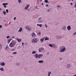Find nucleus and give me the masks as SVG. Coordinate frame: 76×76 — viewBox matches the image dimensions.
<instances>
[{
    "instance_id": "f257e3e1",
    "label": "nucleus",
    "mask_w": 76,
    "mask_h": 76,
    "mask_svg": "<svg viewBox=\"0 0 76 76\" xmlns=\"http://www.w3.org/2000/svg\"><path fill=\"white\" fill-rule=\"evenodd\" d=\"M16 44V42L15 40H13L9 45V46L11 48L14 47Z\"/></svg>"
},
{
    "instance_id": "f03ea898",
    "label": "nucleus",
    "mask_w": 76,
    "mask_h": 76,
    "mask_svg": "<svg viewBox=\"0 0 76 76\" xmlns=\"http://www.w3.org/2000/svg\"><path fill=\"white\" fill-rule=\"evenodd\" d=\"M66 50V48H60V50H59L60 53H62V52H64V51Z\"/></svg>"
},
{
    "instance_id": "7ed1b4c3",
    "label": "nucleus",
    "mask_w": 76,
    "mask_h": 76,
    "mask_svg": "<svg viewBox=\"0 0 76 76\" xmlns=\"http://www.w3.org/2000/svg\"><path fill=\"white\" fill-rule=\"evenodd\" d=\"M32 42L33 43H36V42H37V39H33V40L32 41Z\"/></svg>"
},
{
    "instance_id": "20e7f679",
    "label": "nucleus",
    "mask_w": 76,
    "mask_h": 76,
    "mask_svg": "<svg viewBox=\"0 0 76 76\" xmlns=\"http://www.w3.org/2000/svg\"><path fill=\"white\" fill-rule=\"evenodd\" d=\"M44 50V48H40L39 50V53H40V52H41L42 50Z\"/></svg>"
},
{
    "instance_id": "39448f33",
    "label": "nucleus",
    "mask_w": 76,
    "mask_h": 76,
    "mask_svg": "<svg viewBox=\"0 0 76 76\" xmlns=\"http://www.w3.org/2000/svg\"><path fill=\"white\" fill-rule=\"evenodd\" d=\"M29 7V5L28 4L25 7V9L26 10H27L28 9V7Z\"/></svg>"
},
{
    "instance_id": "423d86ee",
    "label": "nucleus",
    "mask_w": 76,
    "mask_h": 76,
    "mask_svg": "<svg viewBox=\"0 0 76 76\" xmlns=\"http://www.w3.org/2000/svg\"><path fill=\"white\" fill-rule=\"evenodd\" d=\"M43 56V55L42 54H39L38 55V58H41V57H42Z\"/></svg>"
},
{
    "instance_id": "0eeeda50",
    "label": "nucleus",
    "mask_w": 76,
    "mask_h": 76,
    "mask_svg": "<svg viewBox=\"0 0 76 76\" xmlns=\"http://www.w3.org/2000/svg\"><path fill=\"white\" fill-rule=\"evenodd\" d=\"M68 31H70V29H71V27L69 25L68 26L67 28Z\"/></svg>"
},
{
    "instance_id": "6e6552de",
    "label": "nucleus",
    "mask_w": 76,
    "mask_h": 76,
    "mask_svg": "<svg viewBox=\"0 0 76 76\" xmlns=\"http://www.w3.org/2000/svg\"><path fill=\"white\" fill-rule=\"evenodd\" d=\"M34 57L35 58H38V54H36L34 55Z\"/></svg>"
},
{
    "instance_id": "1a4fd4ad",
    "label": "nucleus",
    "mask_w": 76,
    "mask_h": 76,
    "mask_svg": "<svg viewBox=\"0 0 76 76\" xmlns=\"http://www.w3.org/2000/svg\"><path fill=\"white\" fill-rule=\"evenodd\" d=\"M66 66L67 69H70V67L71 66V65H70V64H68Z\"/></svg>"
},
{
    "instance_id": "9d476101",
    "label": "nucleus",
    "mask_w": 76,
    "mask_h": 76,
    "mask_svg": "<svg viewBox=\"0 0 76 76\" xmlns=\"http://www.w3.org/2000/svg\"><path fill=\"white\" fill-rule=\"evenodd\" d=\"M38 63H44V61L39 60L38 61Z\"/></svg>"
},
{
    "instance_id": "9b49d317",
    "label": "nucleus",
    "mask_w": 76,
    "mask_h": 76,
    "mask_svg": "<svg viewBox=\"0 0 76 76\" xmlns=\"http://www.w3.org/2000/svg\"><path fill=\"white\" fill-rule=\"evenodd\" d=\"M0 65H1L2 66H4L5 64V63H4V62H2L0 64Z\"/></svg>"
},
{
    "instance_id": "f8f14e48",
    "label": "nucleus",
    "mask_w": 76,
    "mask_h": 76,
    "mask_svg": "<svg viewBox=\"0 0 76 76\" xmlns=\"http://www.w3.org/2000/svg\"><path fill=\"white\" fill-rule=\"evenodd\" d=\"M37 26H39L40 28H41V27H42V24H37Z\"/></svg>"
},
{
    "instance_id": "ddd939ff",
    "label": "nucleus",
    "mask_w": 76,
    "mask_h": 76,
    "mask_svg": "<svg viewBox=\"0 0 76 76\" xmlns=\"http://www.w3.org/2000/svg\"><path fill=\"white\" fill-rule=\"evenodd\" d=\"M60 38H61V37L60 36H56V39H60Z\"/></svg>"
},
{
    "instance_id": "4468645a",
    "label": "nucleus",
    "mask_w": 76,
    "mask_h": 76,
    "mask_svg": "<svg viewBox=\"0 0 76 76\" xmlns=\"http://www.w3.org/2000/svg\"><path fill=\"white\" fill-rule=\"evenodd\" d=\"M16 39L17 40V41L18 42H21V39H18V38H16Z\"/></svg>"
},
{
    "instance_id": "2eb2a0df",
    "label": "nucleus",
    "mask_w": 76,
    "mask_h": 76,
    "mask_svg": "<svg viewBox=\"0 0 76 76\" xmlns=\"http://www.w3.org/2000/svg\"><path fill=\"white\" fill-rule=\"evenodd\" d=\"M66 26H64L62 28V29L64 31V30H66Z\"/></svg>"
},
{
    "instance_id": "dca6fc26",
    "label": "nucleus",
    "mask_w": 76,
    "mask_h": 76,
    "mask_svg": "<svg viewBox=\"0 0 76 76\" xmlns=\"http://www.w3.org/2000/svg\"><path fill=\"white\" fill-rule=\"evenodd\" d=\"M23 29L22 28H20L19 30H18V32H22V30H23Z\"/></svg>"
},
{
    "instance_id": "f3484780",
    "label": "nucleus",
    "mask_w": 76,
    "mask_h": 76,
    "mask_svg": "<svg viewBox=\"0 0 76 76\" xmlns=\"http://www.w3.org/2000/svg\"><path fill=\"white\" fill-rule=\"evenodd\" d=\"M5 48V50H7L9 49V47L8 46V45H7L6 46Z\"/></svg>"
},
{
    "instance_id": "a211bd4d",
    "label": "nucleus",
    "mask_w": 76,
    "mask_h": 76,
    "mask_svg": "<svg viewBox=\"0 0 76 76\" xmlns=\"http://www.w3.org/2000/svg\"><path fill=\"white\" fill-rule=\"evenodd\" d=\"M8 4V3H4L3 4V6H6V5H7Z\"/></svg>"
},
{
    "instance_id": "6ab92c4d",
    "label": "nucleus",
    "mask_w": 76,
    "mask_h": 76,
    "mask_svg": "<svg viewBox=\"0 0 76 76\" xmlns=\"http://www.w3.org/2000/svg\"><path fill=\"white\" fill-rule=\"evenodd\" d=\"M44 38H43L40 39V41L41 42H43L44 40Z\"/></svg>"
},
{
    "instance_id": "aec40b11",
    "label": "nucleus",
    "mask_w": 76,
    "mask_h": 76,
    "mask_svg": "<svg viewBox=\"0 0 76 76\" xmlns=\"http://www.w3.org/2000/svg\"><path fill=\"white\" fill-rule=\"evenodd\" d=\"M31 35L32 37H34L36 35V34L34 33H33V34H32Z\"/></svg>"
},
{
    "instance_id": "412c9836",
    "label": "nucleus",
    "mask_w": 76,
    "mask_h": 76,
    "mask_svg": "<svg viewBox=\"0 0 76 76\" xmlns=\"http://www.w3.org/2000/svg\"><path fill=\"white\" fill-rule=\"evenodd\" d=\"M51 72H48V76H50V74H51Z\"/></svg>"
},
{
    "instance_id": "4be33fe9",
    "label": "nucleus",
    "mask_w": 76,
    "mask_h": 76,
    "mask_svg": "<svg viewBox=\"0 0 76 76\" xmlns=\"http://www.w3.org/2000/svg\"><path fill=\"white\" fill-rule=\"evenodd\" d=\"M0 70H1L2 72H3V71H4V69H3V68H0Z\"/></svg>"
},
{
    "instance_id": "5701e85b",
    "label": "nucleus",
    "mask_w": 76,
    "mask_h": 76,
    "mask_svg": "<svg viewBox=\"0 0 76 76\" xmlns=\"http://www.w3.org/2000/svg\"><path fill=\"white\" fill-rule=\"evenodd\" d=\"M44 2L46 3H50L49 2H48V0H45L44 1Z\"/></svg>"
},
{
    "instance_id": "b1692460",
    "label": "nucleus",
    "mask_w": 76,
    "mask_h": 76,
    "mask_svg": "<svg viewBox=\"0 0 76 76\" xmlns=\"http://www.w3.org/2000/svg\"><path fill=\"white\" fill-rule=\"evenodd\" d=\"M48 39H49V38H48V37H46V38H45V41H47V40H48Z\"/></svg>"
},
{
    "instance_id": "393cba45",
    "label": "nucleus",
    "mask_w": 76,
    "mask_h": 76,
    "mask_svg": "<svg viewBox=\"0 0 76 76\" xmlns=\"http://www.w3.org/2000/svg\"><path fill=\"white\" fill-rule=\"evenodd\" d=\"M37 53V51H34L32 52V54H35V53Z\"/></svg>"
},
{
    "instance_id": "a878e982",
    "label": "nucleus",
    "mask_w": 76,
    "mask_h": 76,
    "mask_svg": "<svg viewBox=\"0 0 76 76\" xmlns=\"http://www.w3.org/2000/svg\"><path fill=\"white\" fill-rule=\"evenodd\" d=\"M3 13L4 15H6V12L5 11H4L3 12Z\"/></svg>"
},
{
    "instance_id": "bb28decb",
    "label": "nucleus",
    "mask_w": 76,
    "mask_h": 76,
    "mask_svg": "<svg viewBox=\"0 0 76 76\" xmlns=\"http://www.w3.org/2000/svg\"><path fill=\"white\" fill-rule=\"evenodd\" d=\"M39 23H41L42 22V20H39Z\"/></svg>"
},
{
    "instance_id": "cd10ccee",
    "label": "nucleus",
    "mask_w": 76,
    "mask_h": 76,
    "mask_svg": "<svg viewBox=\"0 0 76 76\" xmlns=\"http://www.w3.org/2000/svg\"><path fill=\"white\" fill-rule=\"evenodd\" d=\"M27 30H28V31H31V28H28Z\"/></svg>"
},
{
    "instance_id": "c85d7f7f",
    "label": "nucleus",
    "mask_w": 76,
    "mask_h": 76,
    "mask_svg": "<svg viewBox=\"0 0 76 76\" xmlns=\"http://www.w3.org/2000/svg\"><path fill=\"white\" fill-rule=\"evenodd\" d=\"M18 1L19 2V3H20L22 2V1H21V0H18Z\"/></svg>"
},
{
    "instance_id": "c756f323",
    "label": "nucleus",
    "mask_w": 76,
    "mask_h": 76,
    "mask_svg": "<svg viewBox=\"0 0 76 76\" xmlns=\"http://www.w3.org/2000/svg\"><path fill=\"white\" fill-rule=\"evenodd\" d=\"M10 42V39L8 40L7 43L8 44H9V42Z\"/></svg>"
},
{
    "instance_id": "7c9ffc66",
    "label": "nucleus",
    "mask_w": 76,
    "mask_h": 76,
    "mask_svg": "<svg viewBox=\"0 0 76 76\" xmlns=\"http://www.w3.org/2000/svg\"><path fill=\"white\" fill-rule=\"evenodd\" d=\"M17 54V52H15L13 53V54Z\"/></svg>"
},
{
    "instance_id": "2f4dec72",
    "label": "nucleus",
    "mask_w": 76,
    "mask_h": 76,
    "mask_svg": "<svg viewBox=\"0 0 76 76\" xmlns=\"http://www.w3.org/2000/svg\"><path fill=\"white\" fill-rule=\"evenodd\" d=\"M50 11H51V9H49L48 10L47 12H50Z\"/></svg>"
},
{
    "instance_id": "473e14b6",
    "label": "nucleus",
    "mask_w": 76,
    "mask_h": 76,
    "mask_svg": "<svg viewBox=\"0 0 76 76\" xmlns=\"http://www.w3.org/2000/svg\"><path fill=\"white\" fill-rule=\"evenodd\" d=\"M16 66H20L19 64V63H17L16 64Z\"/></svg>"
},
{
    "instance_id": "72a5a7b5",
    "label": "nucleus",
    "mask_w": 76,
    "mask_h": 76,
    "mask_svg": "<svg viewBox=\"0 0 76 76\" xmlns=\"http://www.w3.org/2000/svg\"><path fill=\"white\" fill-rule=\"evenodd\" d=\"M39 36L41 35V32H39L37 34Z\"/></svg>"
},
{
    "instance_id": "f704fd0d",
    "label": "nucleus",
    "mask_w": 76,
    "mask_h": 76,
    "mask_svg": "<svg viewBox=\"0 0 76 76\" xmlns=\"http://www.w3.org/2000/svg\"><path fill=\"white\" fill-rule=\"evenodd\" d=\"M6 11L7 13H9V10L7 9H6Z\"/></svg>"
},
{
    "instance_id": "c9c22d12",
    "label": "nucleus",
    "mask_w": 76,
    "mask_h": 76,
    "mask_svg": "<svg viewBox=\"0 0 76 76\" xmlns=\"http://www.w3.org/2000/svg\"><path fill=\"white\" fill-rule=\"evenodd\" d=\"M49 46L50 47H53V45L51 44H50L49 45Z\"/></svg>"
},
{
    "instance_id": "e433bc0d",
    "label": "nucleus",
    "mask_w": 76,
    "mask_h": 76,
    "mask_svg": "<svg viewBox=\"0 0 76 76\" xmlns=\"http://www.w3.org/2000/svg\"><path fill=\"white\" fill-rule=\"evenodd\" d=\"M8 39V38H10V36H8L7 37H6Z\"/></svg>"
},
{
    "instance_id": "4c0bfd02",
    "label": "nucleus",
    "mask_w": 76,
    "mask_h": 76,
    "mask_svg": "<svg viewBox=\"0 0 76 76\" xmlns=\"http://www.w3.org/2000/svg\"><path fill=\"white\" fill-rule=\"evenodd\" d=\"M35 9H38V7H37V6H35Z\"/></svg>"
},
{
    "instance_id": "58836bf2",
    "label": "nucleus",
    "mask_w": 76,
    "mask_h": 76,
    "mask_svg": "<svg viewBox=\"0 0 76 76\" xmlns=\"http://www.w3.org/2000/svg\"><path fill=\"white\" fill-rule=\"evenodd\" d=\"M60 7V5H57V7Z\"/></svg>"
},
{
    "instance_id": "ea45409f",
    "label": "nucleus",
    "mask_w": 76,
    "mask_h": 76,
    "mask_svg": "<svg viewBox=\"0 0 76 76\" xmlns=\"http://www.w3.org/2000/svg\"><path fill=\"white\" fill-rule=\"evenodd\" d=\"M45 27H46V28H47V25L46 24H45Z\"/></svg>"
},
{
    "instance_id": "a19ab883",
    "label": "nucleus",
    "mask_w": 76,
    "mask_h": 76,
    "mask_svg": "<svg viewBox=\"0 0 76 76\" xmlns=\"http://www.w3.org/2000/svg\"><path fill=\"white\" fill-rule=\"evenodd\" d=\"M25 28H26V29H28V26H26Z\"/></svg>"
},
{
    "instance_id": "79ce46f5",
    "label": "nucleus",
    "mask_w": 76,
    "mask_h": 76,
    "mask_svg": "<svg viewBox=\"0 0 76 76\" xmlns=\"http://www.w3.org/2000/svg\"><path fill=\"white\" fill-rule=\"evenodd\" d=\"M48 4H47L45 5L46 7H48Z\"/></svg>"
},
{
    "instance_id": "37998d69",
    "label": "nucleus",
    "mask_w": 76,
    "mask_h": 76,
    "mask_svg": "<svg viewBox=\"0 0 76 76\" xmlns=\"http://www.w3.org/2000/svg\"><path fill=\"white\" fill-rule=\"evenodd\" d=\"M60 60H62V58H59Z\"/></svg>"
},
{
    "instance_id": "c03bdc74",
    "label": "nucleus",
    "mask_w": 76,
    "mask_h": 76,
    "mask_svg": "<svg viewBox=\"0 0 76 76\" xmlns=\"http://www.w3.org/2000/svg\"><path fill=\"white\" fill-rule=\"evenodd\" d=\"M76 33H74V34H73V36H74V35H76Z\"/></svg>"
},
{
    "instance_id": "a18cd8bd",
    "label": "nucleus",
    "mask_w": 76,
    "mask_h": 76,
    "mask_svg": "<svg viewBox=\"0 0 76 76\" xmlns=\"http://www.w3.org/2000/svg\"><path fill=\"white\" fill-rule=\"evenodd\" d=\"M15 49H12L11 50V51H15Z\"/></svg>"
},
{
    "instance_id": "49530a36",
    "label": "nucleus",
    "mask_w": 76,
    "mask_h": 76,
    "mask_svg": "<svg viewBox=\"0 0 76 76\" xmlns=\"http://www.w3.org/2000/svg\"><path fill=\"white\" fill-rule=\"evenodd\" d=\"M4 7L5 8H6L7 7V6L5 5L4 6Z\"/></svg>"
},
{
    "instance_id": "de8ad7c7",
    "label": "nucleus",
    "mask_w": 76,
    "mask_h": 76,
    "mask_svg": "<svg viewBox=\"0 0 76 76\" xmlns=\"http://www.w3.org/2000/svg\"><path fill=\"white\" fill-rule=\"evenodd\" d=\"M41 19V17H40L38 19V20H39V19Z\"/></svg>"
},
{
    "instance_id": "09e8293b",
    "label": "nucleus",
    "mask_w": 76,
    "mask_h": 76,
    "mask_svg": "<svg viewBox=\"0 0 76 76\" xmlns=\"http://www.w3.org/2000/svg\"><path fill=\"white\" fill-rule=\"evenodd\" d=\"M2 28V26L0 25V28Z\"/></svg>"
},
{
    "instance_id": "8fccbe9b",
    "label": "nucleus",
    "mask_w": 76,
    "mask_h": 76,
    "mask_svg": "<svg viewBox=\"0 0 76 76\" xmlns=\"http://www.w3.org/2000/svg\"><path fill=\"white\" fill-rule=\"evenodd\" d=\"M7 25V24H5L4 25V26H6Z\"/></svg>"
},
{
    "instance_id": "3c124183",
    "label": "nucleus",
    "mask_w": 76,
    "mask_h": 76,
    "mask_svg": "<svg viewBox=\"0 0 76 76\" xmlns=\"http://www.w3.org/2000/svg\"><path fill=\"white\" fill-rule=\"evenodd\" d=\"M15 37V36H13L12 37V38H14Z\"/></svg>"
},
{
    "instance_id": "603ef678",
    "label": "nucleus",
    "mask_w": 76,
    "mask_h": 76,
    "mask_svg": "<svg viewBox=\"0 0 76 76\" xmlns=\"http://www.w3.org/2000/svg\"><path fill=\"white\" fill-rule=\"evenodd\" d=\"M71 6H72V5H73V3H71Z\"/></svg>"
},
{
    "instance_id": "864d4df0",
    "label": "nucleus",
    "mask_w": 76,
    "mask_h": 76,
    "mask_svg": "<svg viewBox=\"0 0 76 76\" xmlns=\"http://www.w3.org/2000/svg\"><path fill=\"white\" fill-rule=\"evenodd\" d=\"M74 6H75V7L76 8V4H75Z\"/></svg>"
},
{
    "instance_id": "5fc2aeb1",
    "label": "nucleus",
    "mask_w": 76,
    "mask_h": 76,
    "mask_svg": "<svg viewBox=\"0 0 76 76\" xmlns=\"http://www.w3.org/2000/svg\"><path fill=\"white\" fill-rule=\"evenodd\" d=\"M16 17H15L14 18V20H16Z\"/></svg>"
},
{
    "instance_id": "6e6d98bb",
    "label": "nucleus",
    "mask_w": 76,
    "mask_h": 76,
    "mask_svg": "<svg viewBox=\"0 0 76 76\" xmlns=\"http://www.w3.org/2000/svg\"><path fill=\"white\" fill-rule=\"evenodd\" d=\"M24 44H25V43H22V45H23Z\"/></svg>"
},
{
    "instance_id": "4d7b16f0",
    "label": "nucleus",
    "mask_w": 76,
    "mask_h": 76,
    "mask_svg": "<svg viewBox=\"0 0 76 76\" xmlns=\"http://www.w3.org/2000/svg\"><path fill=\"white\" fill-rule=\"evenodd\" d=\"M42 5L43 6H44V3H42Z\"/></svg>"
},
{
    "instance_id": "13d9d810",
    "label": "nucleus",
    "mask_w": 76,
    "mask_h": 76,
    "mask_svg": "<svg viewBox=\"0 0 76 76\" xmlns=\"http://www.w3.org/2000/svg\"><path fill=\"white\" fill-rule=\"evenodd\" d=\"M3 9H1V8H0V10H2Z\"/></svg>"
},
{
    "instance_id": "bf43d9fd",
    "label": "nucleus",
    "mask_w": 76,
    "mask_h": 76,
    "mask_svg": "<svg viewBox=\"0 0 76 76\" xmlns=\"http://www.w3.org/2000/svg\"><path fill=\"white\" fill-rule=\"evenodd\" d=\"M12 39H10V41H11V40H12Z\"/></svg>"
},
{
    "instance_id": "052dcab7",
    "label": "nucleus",
    "mask_w": 76,
    "mask_h": 76,
    "mask_svg": "<svg viewBox=\"0 0 76 76\" xmlns=\"http://www.w3.org/2000/svg\"><path fill=\"white\" fill-rule=\"evenodd\" d=\"M54 48H56V46L55 45H54Z\"/></svg>"
},
{
    "instance_id": "680f3d73",
    "label": "nucleus",
    "mask_w": 76,
    "mask_h": 76,
    "mask_svg": "<svg viewBox=\"0 0 76 76\" xmlns=\"http://www.w3.org/2000/svg\"><path fill=\"white\" fill-rule=\"evenodd\" d=\"M69 0V1H71L72 0Z\"/></svg>"
},
{
    "instance_id": "e2e57ef3",
    "label": "nucleus",
    "mask_w": 76,
    "mask_h": 76,
    "mask_svg": "<svg viewBox=\"0 0 76 76\" xmlns=\"http://www.w3.org/2000/svg\"><path fill=\"white\" fill-rule=\"evenodd\" d=\"M4 22H6V20H4Z\"/></svg>"
},
{
    "instance_id": "0e129e2a",
    "label": "nucleus",
    "mask_w": 76,
    "mask_h": 76,
    "mask_svg": "<svg viewBox=\"0 0 76 76\" xmlns=\"http://www.w3.org/2000/svg\"><path fill=\"white\" fill-rule=\"evenodd\" d=\"M42 0H40L41 1H42Z\"/></svg>"
},
{
    "instance_id": "69168bd1",
    "label": "nucleus",
    "mask_w": 76,
    "mask_h": 76,
    "mask_svg": "<svg viewBox=\"0 0 76 76\" xmlns=\"http://www.w3.org/2000/svg\"><path fill=\"white\" fill-rule=\"evenodd\" d=\"M49 54V53H48L47 54Z\"/></svg>"
},
{
    "instance_id": "338daca9",
    "label": "nucleus",
    "mask_w": 76,
    "mask_h": 76,
    "mask_svg": "<svg viewBox=\"0 0 76 76\" xmlns=\"http://www.w3.org/2000/svg\"><path fill=\"white\" fill-rule=\"evenodd\" d=\"M72 1H73V0H72Z\"/></svg>"
},
{
    "instance_id": "774afa93",
    "label": "nucleus",
    "mask_w": 76,
    "mask_h": 76,
    "mask_svg": "<svg viewBox=\"0 0 76 76\" xmlns=\"http://www.w3.org/2000/svg\"><path fill=\"white\" fill-rule=\"evenodd\" d=\"M75 10H76V9H75Z\"/></svg>"
}]
</instances>
